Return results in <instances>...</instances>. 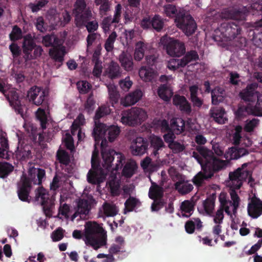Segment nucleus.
<instances>
[{
    "label": "nucleus",
    "instance_id": "c03bdc74",
    "mask_svg": "<svg viewBox=\"0 0 262 262\" xmlns=\"http://www.w3.org/2000/svg\"><path fill=\"white\" fill-rule=\"evenodd\" d=\"M98 143H96L95 145H94V149L93 152H92V160H91L92 169L97 171H99L101 169L98 160L99 151L98 149L96 148V144H98Z\"/></svg>",
    "mask_w": 262,
    "mask_h": 262
},
{
    "label": "nucleus",
    "instance_id": "f257e3e1",
    "mask_svg": "<svg viewBox=\"0 0 262 262\" xmlns=\"http://www.w3.org/2000/svg\"><path fill=\"white\" fill-rule=\"evenodd\" d=\"M198 152L193 151L192 157L200 164L202 171L193 177V184L198 187L203 186L205 181L209 180L214 176V174L220 171L225 166V161L214 157L212 151L204 147L198 146Z\"/></svg>",
    "mask_w": 262,
    "mask_h": 262
},
{
    "label": "nucleus",
    "instance_id": "0e129e2a",
    "mask_svg": "<svg viewBox=\"0 0 262 262\" xmlns=\"http://www.w3.org/2000/svg\"><path fill=\"white\" fill-rule=\"evenodd\" d=\"M103 212L107 216H114L117 214L116 208L113 205L105 203L103 204Z\"/></svg>",
    "mask_w": 262,
    "mask_h": 262
},
{
    "label": "nucleus",
    "instance_id": "b1692460",
    "mask_svg": "<svg viewBox=\"0 0 262 262\" xmlns=\"http://www.w3.org/2000/svg\"><path fill=\"white\" fill-rule=\"evenodd\" d=\"M119 62L121 64V66L127 71H132L133 70V59L132 55L126 52H122V53L119 55Z\"/></svg>",
    "mask_w": 262,
    "mask_h": 262
},
{
    "label": "nucleus",
    "instance_id": "7ed1b4c3",
    "mask_svg": "<svg viewBox=\"0 0 262 262\" xmlns=\"http://www.w3.org/2000/svg\"><path fill=\"white\" fill-rule=\"evenodd\" d=\"M46 177V171L43 169L34 167L29 169L28 176L23 174L20 181L17 184V196L23 202H30L31 184L41 186L42 180Z\"/></svg>",
    "mask_w": 262,
    "mask_h": 262
},
{
    "label": "nucleus",
    "instance_id": "39448f33",
    "mask_svg": "<svg viewBox=\"0 0 262 262\" xmlns=\"http://www.w3.org/2000/svg\"><path fill=\"white\" fill-rule=\"evenodd\" d=\"M106 231L97 223H86L85 231V244L97 250L106 244Z\"/></svg>",
    "mask_w": 262,
    "mask_h": 262
},
{
    "label": "nucleus",
    "instance_id": "79ce46f5",
    "mask_svg": "<svg viewBox=\"0 0 262 262\" xmlns=\"http://www.w3.org/2000/svg\"><path fill=\"white\" fill-rule=\"evenodd\" d=\"M137 168L135 162H127L122 169V175L125 178H130L135 173Z\"/></svg>",
    "mask_w": 262,
    "mask_h": 262
},
{
    "label": "nucleus",
    "instance_id": "4be33fe9",
    "mask_svg": "<svg viewBox=\"0 0 262 262\" xmlns=\"http://www.w3.org/2000/svg\"><path fill=\"white\" fill-rule=\"evenodd\" d=\"M73 14L75 16H92L93 12L89 8H86L84 0H76Z\"/></svg>",
    "mask_w": 262,
    "mask_h": 262
},
{
    "label": "nucleus",
    "instance_id": "c85d7f7f",
    "mask_svg": "<svg viewBox=\"0 0 262 262\" xmlns=\"http://www.w3.org/2000/svg\"><path fill=\"white\" fill-rule=\"evenodd\" d=\"M66 54L64 47L61 48L54 47L49 50V56L55 61L62 63L64 60V56Z\"/></svg>",
    "mask_w": 262,
    "mask_h": 262
},
{
    "label": "nucleus",
    "instance_id": "680f3d73",
    "mask_svg": "<svg viewBox=\"0 0 262 262\" xmlns=\"http://www.w3.org/2000/svg\"><path fill=\"white\" fill-rule=\"evenodd\" d=\"M77 88L78 89L79 93L85 94L89 92L91 88V84L86 81H80L77 83Z\"/></svg>",
    "mask_w": 262,
    "mask_h": 262
},
{
    "label": "nucleus",
    "instance_id": "864d4df0",
    "mask_svg": "<svg viewBox=\"0 0 262 262\" xmlns=\"http://www.w3.org/2000/svg\"><path fill=\"white\" fill-rule=\"evenodd\" d=\"M167 143L168 144L169 148L175 154L181 153L185 149L184 144L179 141H173Z\"/></svg>",
    "mask_w": 262,
    "mask_h": 262
},
{
    "label": "nucleus",
    "instance_id": "bb28decb",
    "mask_svg": "<svg viewBox=\"0 0 262 262\" xmlns=\"http://www.w3.org/2000/svg\"><path fill=\"white\" fill-rule=\"evenodd\" d=\"M198 87L196 85L190 86V100L192 102L193 106L195 108H201L203 104V100L198 97Z\"/></svg>",
    "mask_w": 262,
    "mask_h": 262
},
{
    "label": "nucleus",
    "instance_id": "ddd939ff",
    "mask_svg": "<svg viewBox=\"0 0 262 262\" xmlns=\"http://www.w3.org/2000/svg\"><path fill=\"white\" fill-rule=\"evenodd\" d=\"M96 204V200L92 195L87 196V200L81 199L77 203V208L75 213L72 216V221H73L77 216L80 215V218L82 216H85L89 214L90 211L91 205Z\"/></svg>",
    "mask_w": 262,
    "mask_h": 262
},
{
    "label": "nucleus",
    "instance_id": "6e6552de",
    "mask_svg": "<svg viewBox=\"0 0 262 262\" xmlns=\"http://www.w3.org/2000/svg\"><path fill=\"white\" fill-rule=\"evenodd\" d=\"M146 118V112L143 108L132 107L129 110L123 113L121 117V122L126 125L135 126L140 125Z\"/></svg>",
    "mask_w": 262,
    "mask_h": 262
},
{
    "label": "nucleus",
    "instance_id": "7c9ffc66",
    "mask_svg": "<svg viewBox=\"0 0 262 262\" xmlns=\"http://www.w3.org/2000/svg\"><path fill=\"white\" fill-rule=\"evenodd\" d=\"M171 129L176 135H180L185 131V121L181 118L171 120Z\"/></svg>",
    "mask_w": 262,
    "mask_h": 262
},
{
    "label": "nucleus",
    "instance_id": "72a5a7b5",
    "mask_svg": "<svg viewBox=\"0 0 262 262\" xmlns=\"http://www.w3.org/2000/svg\"><path fill=\"white\" fill-rule=\"evenodd\" d=\"M158 95L161 99L165 101H168L172 96L173 92L172 90L166 84H163L158 88Z\"/></svg>",
    "mask_w": 262,
    "mask_h": 262
},
{
    "label": "nucleus",
    "instance_id": "5701e85b",
    "mask_svg": "<svg viewBox=\"0 0 262 262\" xmlns=\"http://www.w3.org/2000/svg\"><path fill=\"white\" fill-rule=\"evenodd\" d=\"M164 14L167 16H191L188 11L182 8H177L171 4L166 5L163 7Z\"/></svg>",
    "mask_w": 262,
    "mask_h": 262
},
{
    "label": "nucleus",
    "instance_id": "0eeeda50",
    "mask_svg": "<svg viewBox=\"0 0 262 262\" xmlns=\"http://www.w3.org/2000/svg\"><path fill=\"white\" fill-rule=\"evenodd\" d=\"M160 43L166 50L167 54L173 57H181L186 53L183 41L165 35L161 38Z\"/></svg>",
    "mask_w": 262,
    "mask_h": 262
},
{
    "label": "nucleus",
    "instance_id": "423d86ee",
    "mask_svg": "<svg viewBox=\"0 0 262 262\" xmlns=\"http://www.w3.org/2000/svg\"><path fill=\"white\" fill-rule=\"evenodd\" d=\"M21 50L24 54L25 61H28L39 57L42 52L41 46L36 45L34 40L30 34H28L23 37Z\"/></svg>",
    "mask_w": 262,
    "mask_h": 262
},
{
    "label": "nucleus",
    "instance_id": "a18cd8bd",
    "mask_svg": "<svg viewBox=\"0 0 262 262\" xmlns=\"http://www.w3.org/2000/svg\"><path fill=\"white\" fill-rule=\"evenodd\" d=\"M138 203H139L138 199L130 196L129 198L126 200L125 203H124V207L125 208H124V213H126V212H131L134 210V209L135 208Z\"/></svg>",
    "mask_w": 262,
    "mask_h": 262
},
{
    "label": "nucleus",
    "instance_id": "603ef678",
    "mask_svg": "<svg viewBox=\"0 0 262 262\" xmlns=\"http://www.w3.org/2000/svg\"><path fill=\"white\" fill-rule=\"evenodd\" d=\"M150 145H151L152 147L154 148L152 154H154V156H156L158 154V150L164 146V142L162 140V139L158 137L152 138L151 141H150Z\"/></svg>",
    "mask_w": 262,
    "mask_h": 262
},
{
    "label": "nucleus",
    "instance_id": "412c9836",
    "mask_svg": "<svg viewBox=\"0 0 262 262\" xmlns=\"http://www.w3.org/2000/svg\"><path fill=\"white\" fill-rule=\"evenodd\" d=\"M143 17L141 20V25L143 29L153 28L157 31L161 30L163 27V21L160 19V17Z\"/></svg>",
    "mask_w": 262,
    "mask_h": 262
},
{
    "label": "nucleus",
    "instance_id": "f03ea898",
    "mask_svg": "<svg viewBox=\"0 0 262 262\" xmlns=\"http://www.w3.org/2000/svg\"><path fill=\"white\" fill-rule=\"evenodd\" d=\"M92 136L96 143H99L101 141V156L103 163L102 166L107 170H110L112 166L114 165L113 162L115 160V156H116V163L115 167L112 168L113 170L118 171L123 166L124 162V157L120 152H117L114 149H106L103 148L104 144L106 143L105 139H103L105 133L107 132V127L105 124L96 121Z\"/></svg>",
    "mask_w": 262,
    "mask_h": 262
},
{
    "label": "nucleus",
    "instance_id": "aec40b11",
    "mask_svg": "<svg viewBox=\"0 0 262 262\" xmlns=\"http://www.w3.org/2000/svg\"><path fill=\"white\" fill-rule=\"evenodd\" d=\"M262 28V18L255 23V29L250 30L249 36L255 46L261 48L262 47V31L259 30V28Z\"/></svg>",
    "mask_w": 262,
    "mask_h": 262
},
{
    "label": "nucleus",
    "instance_id": "c756f323",
    "mask_svg": "<svg viewBox=\"0 0 262 262\" xmlns=\"http://www.w3.org/2000/svg\"><path fill=\"white\" fill-rule=\"evenodd\" d=\"M248 154V149L243 147H231L227 152V158L229 156L231 160H237L241 157Z\"/></svg>",
    "mask_w": 262,
    "mask_h": 262
},
{
    "label": "nucleus",
    "instance_id": "58836bf2",
    "mask_svg": "<svg viewBox=\"0 0 262 262\" xmlns=\"http://www.w3.org/2000/svg\"><path fill=\"white\" fill-rule=\"evenodd\" d=\"M215 198V194L213 193L207 198L206 200H205L204 203H203L204 210L207 213V214L209 215L212 214L213 210H214Z\"/></svg>",
    "mask_w": 262,
    "mask_h": 262
},
{
    "label": "nucleus",
    "instance_id": "c9c22d12",
    "mask_svg": "<svg viewBox=\"0 0 262 262\" xmlns=\"http://www.w3.org/2000/svg\"><path fill=\"white\" fill-rule=\"evenodd\" d=\"M163 196V189L155 182H151V186L148 192V197L152 200L161 199Z\"/></svg>",
    "mask_w": 262,
    "mask_h": 262
},
{
    "label": "nucleus",
    "instance_id": "37998d69",
    "mask_svg": "<svg viewBox=\"0 0 262 262\" xmlns=\"http://www.w3.org/2000/svg\"><path fill=\"white\" fill-rule=\"evenodd\" d=\"M110 113V108L109 106L103 105L98 107L94 116V122H100V119L109 115Z\"/></svg>",
    "mask_w": 262,
    "mask_h": 262
},
{
    "label": "nucleus",
    "instance_id": "774afa93",
    "mask_svg": "<svg viewBox=\"0 0 262 262\" xmlns=\"http://www.w3.org/2000/svg\"><path fill=\"white\" fill-rule=\"evenodd\" d=\"M47 2H48L46 0H39L38 2H36L34 4H30L29 7L33 12H36L45 6V5L47 4Z\"/></svg>",
    "mask_w": 262,
    "mask_h": 262
},
{
    "label": "nucleus",
    "instance_id": "2eb2a0df",
    "mask_svg": "<svg viewBox=\"0 0 262 262\" xmlns=\"http://www.w3.org/2000/svg\"><path fill=\"white\" fill-rule=\"evenodd\" d=\"M4 94L6 97V100H7L8 102H9L10 106L15 110V112H16L17 114L20 115L21 117H23V106H22L21 104V102H20L19 98V95L18 94L17 92L15 91L11 90L8 93H5V94Z\"/></svg>",
    "mask_w": 262,
    "mask_h": 262
},
{
    "label": "nucleus",
    "instance_id": "3c124183",
    "mask_svg": "<svg viewBox=\"0 0 262 262\" xmlns=\"http://www.w3.org/2000/svg\"><path fill=\"white\" fill-rule=\"evenodd\" d=\"M36 117L40 122L41 128L45 129L46 128V124H47V116L44 109L40 107L38 108L36 112Z\"/></svg>",
    "mask_w": 262,
    "mask_h": 262
},
{
    "label": "nucleus",
    "instance_id": "9b49d317",
    "mask_svg": "<svg viewBox=\"0 0 262 262\" xmlns=\"http://www.w3.org/2000/svg\"><path fill=\"white\" fill-rule=\"evenodd\" d=\"M199 58L195 50H190L186 52L182 58L171 60L168 64V68L174 71L180 67L184 68L188 63L197 61Z\"/></svg>",
    "mask_w": 262,
    "mask_h": 262
},
{
    "label": "nucleus",
    "instance_id": "a878e982",
    "mask_svg": "<svg viewBox=\"0 0 262 262\" xmlns=\"http://www.w3.org/2000/svg\"><path fill=\"white\" fill-rule=\"evenodd\" d=\"M253 108L250 105L245 106L244 104H238L237 110L234 112L235 117L238 120H242L247 115L253 114L255 111Z\"/></svg>",
    "mask_w": 262,
    "mask_h": 262
},
{
    "label": "nucleus",
    "instance_id": "393cba45",
    "mask_svg": "<svg viewBox=\"0 0 262 262\" xmlns=\"http://www.w3.org/2000/svg\"><path fill=\"white\" fill-rule=\"evenodd\" d=\"M210 117L213 118L214 121L220 124L225 123L227 119L224 117L225 110L223 107H212L210 110Z\"/></svg>",
    "mask_w": 262,
    "mask_h": 262
},
{
    "label": "nucleus",
    "instance_id": "bf43d9fd",
    "mask_svg": "<svg viewBox=\"0 0 262 262\" xmlns=\"http://www.w3.org/2000/svg\"><path fill=\"white\" fill-rule=\"evenodd\" d=\"M120 17H113L112 19L111 17H104L101 23L102 28L105 32H107L110 30V27L113 23H118Z\"/></svg>",
    "mask_w": 262,
    "mask_h": 262
},
{
    "label": "nucleus",
    "instance_id": "4468645a",
    "mask_svg": "<svg viewBox=\"0 0 262 262\" xmlns=\"http://www.w3.org/2000/svg\"><path fill=\"white\" fill-rule=\"evenodd\" d=\"M257 88L256 83L249 84L239 92L238 96L245 102H255L256 99L259 97V92L256 90Z\"/></svg>",
    "mask_w": 262,
    "mask_h": 262
},
{
    "label": "nucleus",
    "instance_id": "20e7f679",
    "mask_svg": "<svg viewBox=\"0 0 262 262\" xmlns=\"http://www.w3.org/2000/svg\"><path fill=\"white\" fill-rule=\"evenodd\" d=\"M247 166L246 163L242 165V167H238L233 172L229 174V180H230V194L231 206L233 207V214H236L237 210L239 207L240 198L235 190H238L242 186L243 182L249 179V182L252 180L251 172L250 170H244V167Z\"/></svg>",
    "mask_w": 262,
    "mask_h": 262
},
{
    "label": "nucleus",
    "instance_id": "f8f14e48",
    "mask_svg": "<svg viewBox=\"0 0 262 262\" xmlns=\"http://www.w3.org/2000/svg\"><path fill=\"white\" fill-rule=\"evenodd\" d=\"M174 21L177 26L183 31L186 35L189 36L192 35L197 28L193 17H174Z\"/></svg>",
    "mask_w": 262,
    "mask_h": 262
},
{
    "label": "nucleus",
    "instance_id": "6e6d98bb",
    "mask_svg": "<svg viewBox=\"0 0 262 262\" xmlns=\"http://www.w3.org/2000/svg\"><path fill=\"white\" fill-rule=\"evenodd\" d=\"M243 127L241 125H237L235 126L234 133H233L232 141L233 144L235 146H238L240 144L241 140L242 137L241 133H242Z\"/></svg>",
    "mask_w": 262,
    "mask_h": 262
},
{
    "label": "nucleus",
    "instance_id": "a19ab883",
    "mask_svg": "<svg viewBox=\"0 0 262 262\" xmlns=\"http://www.w3.org/2000/svg\"><path fill=\"white\" fill-rule=\"evenodd\" d=\"M31 146L28 144H25L19 149L17 147V156L20 158L21 161H25L31 158Z\"/></svg>",
    "mask_w": 262,
    "mask_h": 262
},
{
    "label": "nucleus",
    "instance_id": "1a4fd4ad",
    "mask_svg": "<svg viewBox=\"0 0 262 262\" xmlns=\"http://www.w3.org/2000/svg\"><path fill=\"white\" fill-rule=\"evenodd\" d=\"M34 200L40 203L43 208V212L46 216L51 218L52 210L54 206V200L51 198L48 191L42 186H39L35 191Z\"/></svg>",
    "mask_w": 262,
    "mask_h": 262
},
{
    "label": "nucleus",
    "instance_id": "8fccbe9b",
    "mask_svg": "<svg viewBox=\"0 0 262 262\" xmlns=\"http://www.w3.org/2000/svg\"><path fill=\"white\" fill-rule=\"evenodd\" d=\"M107 139L110 142H113L116 139L120 133V129L117 126L111 125L107 127Z\"/></svg>",
    "mask_w": 262,
    "mask_h": 262
},
{
    "label": "nucleus",
    "instance_id": "6ab92c4d",
    "mask_svg": "<svg viewBox=\"0 0 262 262\" xmlns=\"http://www.w3.org/2000/svg\"><path fill=\"white\" fill-rule=\"evenodd\" d=\"M172 102L180 111L187 115L191 113V106L184 96L175 95L173 96Z\"/></svg>",
    "mask_w": 262,
    "mask_h": 262
},
{
    "label": "nucleus",
    "instance_id": "13d9d810",
    "mask_svg": "<svg viewBox=\"0 0 262 262\" xmlns=\"http://www.w3.org/2000/svg\"><path fill=\"white\" fill-rule=\"evenodd\" d=\"M57 159L60 163L64 165H68L70 164V156L66 151L62 150L57 152Z\"/></svg>",
    "mask_w": 262,
    "mask_h": 262
},
{
    "label": "nucleus",
    "instance_id": "f3484780",
    "mask_svg": "<svg viewBox=\"0 0 262 262\" xmlns=\"http://www.w3.org/2000/svg\"><path fill=\"white\" fill-rule=\"evenodd\" d=\"M248 214L253 219H257L262 214V201L255 196L251 198L248 204Z\"/></svg>",
    "mask_w": 262,
    "mask_h": 262
},
{
    "label": "nucleus",
    "instance_id": "338daca9",
    "mask_svg": "<svg viewBox=\"0 0 262 262\" xmlns=\"http://www.w3.org/2000/svg\"><path fill=\"white\" fill-rule=\"evenodd\" d=\"M9 50L14 58H17L21 55L22 50L19 48V46L14 42H12V43L10 45Z\"/></svg>",
    "mask_w": 262,
    "mask_h": 262
},
{
    "label": "nucleus",
    "instance_id": "e433bc0d",
    "mask_svg": "<svg viewBox=\"0 0 262 262\" xmlns=\"http://www.w3.org/2000/svg\"><path fill=\"white\" fill-rule=\"evenodd\" d=\"M174 187L175 189L178 190V192L182 195L189 193L193 188V186L191 184L182 181L175 183Z\"/></svg>",
    "mask_w": 262,
    "mask_h": 262
},
{
    "label": "nucleus",
    "instance_id": "a211bd4d",
    "mask_svg": "<svg viewBox=\"0 0 262 262\" xmlns=\"http://www.w3.org/2000/svg\"><path fill=\"white\" fill-rule=\"evenodd\" d=\"M148 146L146 140L143 137H137L130 146V150L133 156H140L146 152Z\"/></svg>",
    "mask_w": 262,
    "mask_h": 262
},
{
    "label": "nucleus",
    "instance_id": "49530a36",
    "mask_svg": "<svg viewBox=\"0 0 262 262\" xmlns=\"http://www.w3.org/2000/svg\"><path fill=\"white\" fill-rule=\"evenodd\" d=\"M180 209H181L182 212L189 214L188 215L184 214L183 216L189 217L191 214V212L193 211V203L189 200H185L182 202L181 206H180Z\"/></svg>",
    "mask_w": 262,
    "mask_h": 262
},
{
    "label": "nucleus",
    "instance_id": "ea45409f",
    "mask_svg": "<svg viewBox=\"0 0 262 262\" xmlns=\"http://www.w3.org/2000/svg\"><path fill=\"white\" fill-rule=\"evenodd\" d=\"M14 170V166L7 162H0V178L5 179L8 177Z\"/></svg>",
    "mask_w": 262,
    "mask_h": 262
},
{
    "label": "nucleus",
    "instance_id": "de8ad7c7",
    "mask_svg": "<svg viewBox=\"0 0 262 262\" xmlns=\"http://www.w3.org/2000/svg\"><path fill=\"white\" fill-rule=\"evenodd\" d=\"M145 51V45L141 41L137 42L136 44V49L134 58L135 60L140 61L144 57V52Z\"/></svg>",
    "mask_w": 262,
    "mask_h": 262
},
{
    "label": "nucleus",
    "instance_id": "2f4dec72",
    "mask_svg": "<svg viewBox=\"0 0 262 262\" xmlns=\"http://www.w3.org/2000/svg\"><path fill=\"white\" fill-rule=\"evenodd\" d=\"M142 92L140 90H136L135 91L129 93L124 98L123 105L125 106H129L136 103L141 99Z\"/></svg>",
    "mask_w": 262,
    "mask_h": 262
},
{
    "label": "nucleus",
    "instance_id": "e2e57ef3",
    "mask_svg": "<svg viewBox=\"0 0 262 262\" xmlns=\"http://www.w3.org/2000/svg\"><path fill=\"white\" fill-rule=\"evenodd\" d=\"M64 230L61 227L56 229L55 230L53 231L51 234V239H52V241L56 242L62 240L64 237Z\"/></svg>",
    "mask_w": 262,
    "mask_h": 262
},
{
    "label": "nucleus",
    "instance_id": "4d7b16f0",
    "mask_svg": "<svg viewBox=\"0 0 262 262\" xmlns=\"http://www.w3.org/2000/svg\"><path fill=\"white\" fill-rule=\"evenodd\" d=\"M107 90H108L110 101H111L112 105L116 104L118 102L119 94L116 90V88L114 85L107 86Z\"/></svg>",
    "mask_w": 262,
    "mask_h": 262
},
{
    "label": "nucleus",
    "instance_id": "cd10ccee",
    "mask_svg": "<svg viewBox=\"0 0 262 262\" xmlns=\"http://www.w3.org/2000/svg\"><path fill=\"white\" fill-rule=\"evenodd\" d=\"M222 14L228 16H235L242 15H249V11L246 7H232L225 9L222 12Z\"/></svg>",
    "mask_w": 262,
    "mask_h": 262
},
{
    "label": "nucleus",
    "instance_id": "9d476101",
    "mask_svg": "<svg viewBox=\"0 0 262 262\" xmlns=\"http://www.w3.org/2000/svg\"><path fill=\"white\" fill-rule=\"evenodd\" d=\"M243 18L244 19L227 20V22L222 24L221 27L225 29V36L229 39H234L241 34L244 21L246 20L245 17Z\"/></svg>",
    "mask_w": 262,
    "mask_h": 262
},
{
    "label": "nucleus",
    "instance_id": "dca6fc26",
    "mask_svg": "<svg viewBox=\"0 0 262 262\" xmlns=\"http://www.w3.org/2000/svg\"><path fill=\"white\" fill-rule=\"evenodd\" d=\"M45 97V92L41 90V88L36 86L31 87L28 91V95H27L29 101L32 102L36 106L41 105Z\"/></svg>",
    "mask_w": 262,
    "mask_h": 262
},
{
    "label": "nucleus",
    "instance_id": "69168bd1",
    "mask_svg": "<svg viewBox=\"0 0 262 262\" xmlns=\"http://www.w3.org/2000/svg\"><path fill=\"white\" fill-rule=\"evenodd\" d=\"M57 41V38L53 35H45L43 37L42 42L45 47H53L54 45L56 44Z\"/></svg>",
    "mask_w": 262,
    "mask_h": 262
},
{
    "label": "nucleus",
    "instance_id": "473e14b6",
    "mask_svg": "<svg viewBox=\"0 0 262 262\" xmlns=\"http://www.w3.org/2000/svg\"><path fill=\"white\" fill-rule=\"evenodd\" d=\"M139 77L145 82H152L156 77V73L151 68L142 67L139 71Z\"/></svg>",
    "mask_w": 262,
    "mask_h": 262
},
{
    "label": "nucleus",
    "instance_id": "4c0bfd02",
    "mask_svg": "<svg viewBox=\"0 0 262 262\" xmlns=\"http://www.w3.org/2000/svg\"><path fill=\"white\" fill-rule=\"evenodd\" d=\"M0 144L1 147H0V155L2 159L9 160L10 154L9 152V145L8 139L3 136L0 137Z\"/></svg>",
    "mask_w": 262,
    "mask_h": 262
},
{
    "label": "nucleus",
    "instance_id": "09e8293b",
    "mask_svg": "<svg viewBox=\"0 0 262 262\" xmlns=\"http://www.w3.org/2000/svg\"><path fill=\"white\" fill-rule=\"evenodd\" d=\"M219 201L220 203V208H225V213L231 216V211L229 210V207L231 206V201L227 200L226 195L224 193H221L219 196Z\"/></svg>",
    "mask_w": 262,
    "mask_h": 262
},
{
    "label": "nucleus",
    "instance_id": "5fc2aeb1",
    "mask_svg": "<svg viewBox=\"0 0 262 262\" xmlns=\"http://www.w3.org/2000/svg\"><path fill=\"white\" fill-rule=\"evenodd\" d=\"M117 37V33L115 31H113L107 37L106 41H105L104 48L107 52H110L113 51L114 48V43Z\"/></svg>",
    "mask_w": 262,
    "mask_h": 262
},
{
    "label": "nucleus",
    "instance_id": "f704fd0d",
    "mask_svg": "<svg viewBox=\"0 0 262 262\" xmlns=\"http://www.w3.org/2000/svg\"><path fill=\"white\" fill-rule=\"evenodd\" d=\"M107 76L110 79L118 78L121 76L120 67L117 62L111 61L107 68Z\"/></svg>",
    "mask_w": 262,
    "mask_h": 262
},
{
    "label": "nucleus",
    "instance_id": "052dcab7",
    "mask_svg": "<svg viewBox=\"0 0 262 262\" xmlns=\"http://www.w3.org/2000/svg\"><path fill=\"white\" fill-rule=\"evenodd\" d=\"M22 37L21 30L17 26H14L11 33L9 34L10 40L15 42Z\"/></svg>",
    "mask_w": 262,
    "mask_h": 262
}]
</instances>
